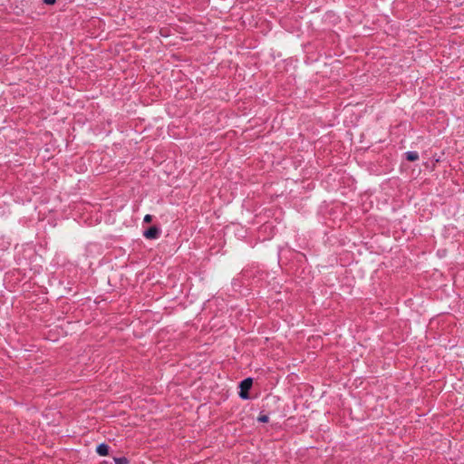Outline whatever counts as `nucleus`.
<instances>
[{
	"mask_svg": "<svg viewBox=\"0 0 464 464\" xmlns=\"http://www.w3.org/2000/svg\"><path fill=\"white\" fill-rule=\"evenodd\" d=\"M279 398L276 395L269 394L263 400V410L261 411L257 420L262 423H267L269 421V415L274 412L270 410L272 405L278 403Z\"/></svg>",
	"mask_w": 464,
	"mask_h": 464,
	"instance_id": "f257e3e1",
	"label": "nucleus"
},
{
	"mask_svg": "<svg viewBox=\"0 0 464 464\" xmlns=\"http://www.w3.org/2000/svg\"><path fill=\"white\" fill-rule=\"evenodd\" d=\"M254 379L247 377L238 383V396L241 400L247 401L251 398L249 392L253 387Z\"/></svg>",
	"mask_w": 464,
	"mask_h": 464,
	"instance_id": "f03ea898",
	"label": "nucleus"
},
{
	"mask_svg": "<svg viewBox=\"0 0 464 464\" xmlns=\"http://www.w3.org/2000/svg\"><path fill=\"white\" fill-rule=\"evenodd\" d=\"M160 234L161 229L157 225L150 226L143 231V237L147 239H157Z\"/></svg>",
	"mask_w": 464,
	"mask_h": 464,
	"instance_id": "7ed1b4c3",
	"label": "nucleus"
},
{
	"mask_svg": "<svg viewBox=\"0 0 464 464\" xmlns=\"http://www.w3.org/2000/svg\"><path fill=\"white\" fill-rule=\"evenodd\" d=\"M110 446L106 443H100L97 447H96V452L100 455V456H108L109 453H110Z\"/></svg>",
	"mask_w": 464,
	"mask_h": 464,
	"instance_id": "20e7f679",
	"label": "nucleus"
},
{
	"mask_svg": "<svg viewBox=\"0 0 464 464\" xmlns=\"http://www.w3.org/2000/svg\"><path fill=\"white\" fill-rule=\"evenodd\" d=\"M406 160L414 162L419 160V154L417 151H407L404 153Z\"/></svg>",
	"mask_w": 464,
	"mask_h": 464,
	"instance_id": "39448f33",
	"label": "nucleus"
},
{
	"mask_svg": "<svg viewBox=\"0 0 464 464\" xmlns=\"http://www.w3.org/2000/svg\"><path fill=\"white\" fill-rule=\"evenodd\" d=\"M130 324V320L128 317L122 318L120 322H118V332L123 329V326H129Z\"/></svg>",
	"mask_w": 464,
	"mask_h": 464,
	"instance_id": "423d86ee",
	"label": "nucleus"
},
{
	"mask_svg": "<svg viewBox=\"0 0 464 464\" xmlns=\"http://www.w3.org/2000/svg\"><path fill=\"white\" fill-rule=\"evenodd\" d=\"M125 415V411H118V414H117V417H118V424H121V426H125V427H128L130 425V421H126L125 419H123L122 421H121L120 418L121 416H124Z\"/></svg>",
	"mask_w": 464,
	"mask_h": 464,
	"instance_id": "0eeeda50",
	"label": "nucleus"
},
{
	"mask_svg": "<svg viewBox=\"0 0 464 464\" xmlns=\"http://www.w3.org/2000/svg\"><path fill=\"white\" fill-rule=\"evenodd\" d=\"M118 464H136V462H132L126 456L118 457Z\"/></svg>",
	"mask_w": 464,
	"mask_h": 464,
	"instance_id": "6e6552de",
	"label": "nucleus"
},
{
	"mask_svg": "<svg viewBox=\"0 0 464 464\" xmlns=\"http://www.w3.org/2000/svg\"><path fill=\"white\" fill-rule=\"evenodd\" d=\"M152 220H153V216H151V215H150V214H147V215L144 217V218H143V222H144V223H147V224L151 223V222H152Z\"/></svg>",
	"mask_w": 464,
	"mask_h": 464,
	"instance_id": "1a4fd4ad",
	"label": "nucleus"
},
{
	"mask_svg": "<svg viewBox=\"0 0 464 464\" xmlns=\"http://www.w3.org/2000/svg\"><path fill=\"white\" fill-rule=\"evenodd\" d=\"M43 3L47 5H53L56 3V0H43Z\"/></svg>",
	"mask_w": 464,
	"mask_h": 464,
	"instance_id": "9d476101",
	"label": "nucleus"
},
{
	"mask_svg": "<svg viewBox=\"0 0 464 464\" xmlns=\"http://www.w3.org/2000/svg\"><path fill=\"white\" fill-rule=\"evenodd\" d=\"M108 212H110V214H109V220H110L111 217V210H108Z\"/></svg>",
	"mask_w": 464,
	"mask_h": 464,
	"instance_id": "9b49d317",
	"label": "nucleus"
}]
</instances>
